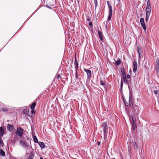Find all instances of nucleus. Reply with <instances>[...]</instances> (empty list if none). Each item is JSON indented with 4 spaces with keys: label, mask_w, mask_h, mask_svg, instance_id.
<instances>
[{
    "label": "nucleus",
    "mask_w": 159,
    "mask_h": 159,
    "mask_svg": "<svg viewBox=\"0 0 159 159\" xmlns=\"http://www.w3.org/2000/svg\"><path fill=\"white\" fill-rule=\"evenodd\" d=\"M75 64H76V69H77L78 68V64L77 63V61L76 60V59L75 58Z\"/></svg>",
    "instance_id": "a878e982"
},
{
    "label": "nucleus",
    "mask_w": 159,
    "mask_h": 159,
    "mask_svg": "<svg viewBox=\"0 0 159 159\" xmlns=\"http://www.w3.org/2000/svg\"><path fill=\"white\" fill-rule=\"evenodd\" d=\"M134 112L135 115H137L139 113V107L136 106L135 105L134 107H133Z\"/></svg>",
    "instance_id": "6e6552de"
},
{
    "label": "nucleus",
    "mask_w": 159,
    "mask_h": 159,
    "mask_svg": "<svg viewBox=\"0 0 159 159\" xmlns=\"http://www.w3.org/2000/svg\"><path fill=\"white\" fill-rule=\"evenodd\" d=\"M131 142H130V140L129 141V142L128 143L129 144V145H130L131 146V145H130V144H131Z\"/></svg>",
    "instance_id": "4c0bfd02"
},
{
    "label": "nucleus",
    "mask_w": 159,
    "mask_h": 159,
    "mask_svg": "<svg viewBox=\"0 0 159 159\" xmlns=\"http://www.w3.org/2000/svg\"><path fill=\"white\" fill-rule=\"evenodd\" d=\"M155 70L157 73L159 75V58L156 61Z\"/></svg>",
    "instance_id": "39448f33"
},
{
    "label": "nucleus",
    "mask_w": 159,
    "mask_h": 159,
    "mask_svg": "<svg viewBox=\"0 0 159 159\" xmlns=\"http://www.w3.org/2000/svg\"><path fill=\"white\" fill-rule=\"evenodd\" d=\"M123 100H124V102L126 106H128L129 105V106L130 107H133V104H132V94L131 93H129L128 103L127 102H126L125 100L124 99H123Z\"/></svg>",
    "instance_id": "7ed1b4c3"
},
{
    "label": "nucleus",
    "mask_w": 159,
    "mask_h": 159,
    "mask_svg": "<svg viewBox=\"0 0 159 159\" xmlns=\"http://www.w3.org/2000/svg\"><path fill=\"white\" fill-rule=\"evenodd\" d=\"M36 105V103L35 102H33L32 104V105H31L30 107V108L32 110H34V109Z\"/></svg>",
    "instance_id": "f3484780"
},
{
    "label": "nucleus",
    "mask_w": 159,
    "mask_h": 159,
    "mask_svg": "<svg viewBox=\"0 0 159 159\" xmlns=\"http://www.w3.org/2000/svg\"><path fill=\"white\" fill-rule=\"evenodd\" d=\"M107 4H108V8L109 10V14H111L112 13V8L111 5L109 3V2L108 1H107Z\"/></svg>",
    "instance_id": "1a4fd4ad"
},
{
    "label": "nucleus",
    "mask_w": 159,
    "mask_h": 159,
    "mask_svg": "<svg viewBox=\"0 0 159 159\" xmlns=\"http://www.w3.org/2000/svg\"><path fill=\"white\" fill-rule=\"evenodd\" d=\"M33 140L35 143H38V140L36 136H33Z\"/></svg>",
    "instance_id": "6ab92c4d"
},
{
    "label": "nucleus",
    "mask_w": 159,
    "mask_h": 159,
    "mask_svg": "<svg viewBox=\"0 0 159 159\" xmlns=\"http://www.w3.org/2000/svg\"><path fill=\"white\" fill-rule=\"evenodd\" d=\"M7 129L8 131H11L13 129L14 126L12 125L8 124L7 125Z\"/></svg>",
    "instance_id": "9b49d317"
},
{
    "label": "nucleus",
    "mask_w": 159,
    "mask_h": 159,
    "mask_svg": "<svg viewBox=\"0 0 159 159\" xmlns=\"http://www.w3.org/2000/svg\"><path fill=\"white\" fill-rule=\"evenodd\" d=\"M4 133V130L2 127H0V136H2Z\"/></svg>",
    "instance_id": "4468645a"
},
{
    "label": "nucleus",
    "mask_w": 159,
    "mask_h": 159,
    "mask_svg": "<svg viewBox=\"0 0 159 159\" xmlns=\"http://www.w3.org/2000/svg\"><path fill=\"white\" fill-rule=\"evenodd\" d=\"M5 152L2 149L0 150V155L4 156L5 155Z\"/></svg>",
    "instance_id": "dca6fc26"
},
{
    "label": "nucleus",
    "mask_w": 159,
    "mask_h": 159,
    "mask_svg": "<svg viewBox=\"0 0 159 159\" xmlns=\"http://www.w3.org/2000/svg\"><path fill=\"white\" fill-rule=\"evenodd\" d=\"M123 80L124 81V82L126 84H128L129 83L128 80L126 79V77L123 78Z\"/></svg>",
    "instance_id": "5701e85b"
},
{
    "label": "nucleus",
    "mask_w": 159,
    "mask_h": 159,
    "mask_svg": "<svg viewBox=\"0 0 159 159\" xmlns=\"http://www.w3.org/2000/svg\"><path fill=\"white\" fill-rule=\"evenodd\" d=\"M84 70L87 73L88 78H90L92 75L91 71L90 70L85 68H84Z\"/></svg>",
    "instance_id": "0eeeda50"
},
{
    "label": "nucleus",
    "mask_w": 159,
    "mask_h": 159,
    "mask_svg": "<svg viewBox=\"0 0 159 159\" xmlns=\"http://www.w3.org/2000/svg\"><path fill=\"white\" fill-rule=\"evenodd\" d=\"M140 22L144 30H146V27L145 26V24L144 23V19L143 18H141L140 19Z\"/></svg>",
    "instance_id": "423d86ee"
},
{
    "label": "nucleus",
    "mask_w": 159,
    "mask_h": 159,
    "mask_svg": "<svg viewBox=\"0 0 159 159\" xmlns=\"http://www.w3.org/2000/svg\"><path fill=\"white\" fill-rule=\"evenodd\" d=\"M98 35L99 37V38L101 40L103 41V38L102 36V33L100 31H99L98 32Z\"/></svg>",
    "instance_id": "ddd939ff"
},
{
    "label": "nucleus",
    "mask_w": 159,
    "mask_h": 159,
    "mask_svg": "<svg viewBox=\"0 0 159 159\" xmlns=\"http://www.w3.org/2000/svg\"><path fill=\"white\" fill-rule=\"evenodd\" d=\"M3 143V141L1 138H0V144H2Z\"/></svg>",
    "instance_id": "473e14b6"
},
{
    "label": "nucleus",
    "mask_w": 159,
    "mask_h": 159,
    "mask_svg": "<svg viewBox=\"0 0 159 159\" xmlns=\"http://www.w3.org/2000/svg\"><path fill=\"white\" fill-rule=\"evenodd\" d=\"M123 83L122 80H121V87H122V86H123Z\"/></svg>",
    "instance_id": "c9c22d12"
},
{
    "label": "nucleus",
    "mask_w": 159,
    "mask_h": 159,
    "mask_svg": "<svg viewBox=\"0 0 159 159\" xmlns=\"http://www.w3.org/2000/svg\"><path fill=\"white\" fill-rule=\"evenodd\" d=\"M132 117V123H135V120L134 118V117L133 116H132L131 117Z\"/></svg>",
    "instance_id": "cd10ccee"
},
{
    "label": "nucleus",
    "mask_w": 159,
    "mask_h": 159,
    "mask_svg": "<svg viewBox=\"0 0 159 159\" xmlns=\"http://www.w3.org/2000/svg\"><path fill=\"white\" fill-rule=\"evenodd\" d=\"M100 83L101 85H105V83L102 80H100Z\"/></svg>",
    "instance_id": "c85d7f7f"
},
{
    "label": "nucleus",
    "mask_w": 159,
    "mask_h": 159,
    "mask_svg": "<svg viewBox=\"0 0 159 159\" xmlns=\"http://www.w3.org/2000/svg\"><path fill=\"white\" fill-rule=\"evenodd\" d=\"M89 25L90 26H91L93 25L92 22H89Z\"/></svg>",
    "instance_id": "f704fd0d"
},
{
    "label": "nucleus",
    "mask_w": 159,
    "mask_h": 159,
    "mask_svg": "<svg viewBox=\"0 0 159 159\" xmlns=\"http://www.w3.org/2000/svg\"><path fill=\"white\" fill-rule=\"evenodd\" d=\"M112 15V14H109V16L107 18V20L108 21H109L110 20Z\"/></svg>",
    "instance_id": "b1692460"
},
{
    "label": "nucleus",
    "mask_w": 159,
    "mask_h": 159,
    "mask_svg": "<svg viewBox=\"0 0 159 159\" xmlns=\"http://www.w3.org/2000/svg\"><path fill=\"white\" fill-rule=\"evenodd\" d=\"M20 144L23 147H24L25 146H26V145L25 142L22 140L20 141Z\"/></svg>",
    "instance_id": "412c9836"
},
{
    "label": "nucleus",
    "mask_w": 159,
    "mask_h": 159,
    "mask_svg": "<svg viewBox=\"0 0 159 159\" xmlns=\"http://www.w3.org/2000/svg\"><path fill=\"white\" fill-rule=\"evenodd\" d=\"M94 0V4H95V9H96V8L97 7V5H98L97 1V0Z\"/></svg>",
    "instance_id": "393cba45"
},
{
    "label": "nucleus",
    "mask_w": 159,
    "mask_h": 159,
    "mask_svg": "<svg viewBox=\"0 0 159 159\" xmlns=\"http://www.w3.org/2000/svg\"><path fill=\"white\" fill-rule=\"evenodd\" d=\"M40 159H43L42 157H41Z\"/></svg>",
    "instance_id": "37998d69"
},
{
    "label": "nucleus",
    "mask_w": 159,
    "mask_h": 159,
    "mask_svg": "<svg viewBox=\"0 0 159 159\" xmlns=\"http://www.w3.org/2000/svg\"><path fill=\"white\" fill-rule=\"evenodd\" d=\"M137 69V63L136 61H134L133 63V72L136 73Z\"/></svg>",
    "instance_id": "9d476101"
},
{
    "label": "nucleus",
    "mask_w": 159,
    "mask_h": 159,
    "mask_svg": "<svg viewBox=\"0 0 159 159\" xmlns=\"http://www.w3.org/2000/svg\"><path fill=\"white\" fill-rule=\"evenodd\" d=\"M60 77V75H58V76H57V78H59Z\"/></svg>",
    "instance_id": "a19ab883"
},
{
    "label": "nucleus",
    "mask_w": 159,
    "mask_h": 159,
    "mask_svg": "<svg viewBox=\"0 0 159 159\" xmlns=\"http://www.w3.org/2000/svg\"><path fill=\"white\" fill-rule=\"evenodd\" d=\"M132 128L134 130L137 127V125L135 123H132Z\"/></svg>",
    "instance_id": "aec40b11"
},
{
    "label": "nucleus",
    "mask_w": 159,
    "mask_h": 159,
    "mask_svg": "<svg viewBox=\"0 0 159 159\" xmlns=\"http://www.w3.org/2000/svg\"><path fill=\"white\" fill-rule=\"evenodd\" d=\"M102 127L104 132V139L105 140L107 138V126L106 122H104L102 125Z\"/></svg>",
    "instance_id": "f03ea898"
},
{
    "label": "nucleus",
    "mask_w": 159,
    "mask_h": 159,
    "mask_svg": "<svg viewBox=\"0 0 159 159\" xmlns=\"http://www.w3.org/2000/svg\"><path fill=\"white\" fill-rule=\"evenodd\" d=\"M121 71L122 74L125 73V68H121Z\"/></svg>",
    "instance_id": "bb28decb"
},
{
    "label": "nucleus",
    "mask_w": 159,
    "mask_h": 159,
    "mask_svg": "<svg viewBox=\"0 0 159 159\" xmlns=\"http://www.w3.org/2000/svg\"><path fill=\"white\" fill-rule=\"evenodd\" d=\"M154 93L155 94H157L159 93V90H155L154 91Z\"/></svg>",
    "instance_id": "7c9ffc66"
},
{
    "label": "nucleus",
    "mask_w": 159,
    "mask_h": 159,
    "mask_svg": "<svg viewBox=\"0 0 159 159\" xmlns=\"http://www.w3.org/2000/svg\"><path fill=\"white\" fill-rule=\"evenodd\" d=\"M38 143L39 145L41 148H45V145L43 142H39Z\"/></svg>",
    "instance_id": "f8f14e48"
},
{
    "label": "nucleus",
    "mask_w": 159,
    "mask_h": 159,
    "mask_svg": "<svg viewBox=\"0 0 159 159\" xmlns=\"http://www.w3.org/2000/svg\"><path fill=\"white\" fill-rule=\"evenodd\" d=\"M122 74L123 78L126 77V74L125 73H123Z\"/></svg>",
    "instance_id": "c756f323"
},
{
    "label": "nucleus",
    "mask_w": 159,
    "mask_h": 159,
    "mask_svg": "<svg viewBox=\"0 0 159 159\" xmlns=\"http://www.w3.org/2000/svg\"><path fill=\"white\" fill-rule=\"evenodd\" d=\"M137 49L138 52L139 53H142L143 50L140 47H138L137 48Z\"/></svg>",
    "instance_id": "2eb2a0df"
},
{
    "label": "nucleus",
    "mask_w": 159,
    "mask_h": 159,
    "mask_svg": "<svg viewBox=\"0 0 159 159\" xmlns=\"http://www.w3.org/2000/svg\"><path fill=\"white\" fill-rule=\"evenodd\" d=\"M28 159H32V157L31 156H30L29 157Z\"/></svg>",
    "instance_id": "ea45409f"
},
{
    "label": "nucleus",
    "mask_w": 159,
    "mask_h": 159,
    "mask_svg": "<svg viewBox=\"0 0 159 159\" xmlns=\"http://www.w3.org/2000/svg\"><path fill=\"white\" fill-rule=\"evenodd\" d=\"M139 57L140 58H141V56H142V53H139Z\"/></svg>",
    "instance_id": "72a5a7b5"
},
{
    "label": "nucleus",
    "mask_w": 159,
    "mask_h": 159,
    "mask_svg": "<svg viewBox=\"0 0 159 159\" xmlns=\"http://www.w3.org/2000/svg\"><path fill=\"white\" fill-rule=\"evenodd\" d=\"M133 146H134V148L135 149H137L138 148V147L137 146V144L135 142H134L133 143Z\"/></svg>",
    "instance_id": "a211bd4d"
},
{
    "label": "nucleus",
    "mask_w": 159,
    "mask_h": 159,
    "mask_svg": "<svg viewBox=\"0 0 159 159\" xmlns=\"http://www.w3.org/2000/svg\"><path fill=\"white\" fill-rule=\"evenodd\" d=\"M90 19L89 18H88L87 19V20L88 21H90Z\"/></svg>",
    "instance_id": "e433bc0d"
},
{
    "label": "nucleus",
    "mask_w": 159,
    "mask_h": 159,
    "mask_svg": "<svg viewBox=\"0 0 159 159\" xmlns=\"http://www.w3.org/2000/svg\"><path fill=\"white\" fill-rule=\"evenodd\" d=\"M23 129L20 127L17 128L16 133V134H17L20 137L22 136L23 133Z\"/></svg>",
    "instance_id": "20e7f679"
},
{
    "label": "nucleus",
    "mask_w": 159,
    "mask_h": 159,
    "mask_svg": "<svg viewBox=\"0 0 159 159\" xmlns=\"http://www.w3.org/2000/svg\"><path fill=\"white\" fill-rule=\"evenodd\" d=\"M120 62H121L120 60V59H119L117 61H116V62H115V63H116V64L117 65H119L120 64Z\"/></svg>",
    "instance_id": "4be33fe9"
},
{
    "label": "nucleus",
    "mask_w": 159,
    "mask_h": 159,
    "mask_svg": "<svg viewBox=\"0 0 159 159\" xmlns=\"http://www.w3.org/2000/svg\"><path fill=\"white\" fill-rule=\"evenodd\" d=\"M48 7L49 8H50V9H51V8L50 7H49V6H48Z\"/></svg>",
    "instance_id": "79ce46f5"
},
{
    "label": "nucleus",
    "mask_w": 159,
    "mask_h": 159,
    "mask_svg": "<svg viewBox=\"0 0 159 159\" xmlns=\"http://www.w3.org/2000/svg\"><path fill=\"white\" fill-rule=\"evenodd\" d=\"M126 78H128V79H129L130 77H131V76L129 74H127V75H126Z\"/></svg>",
    "instance_id": "2f4dec72"
},
{
    "label": "nucleus",
    "mask_w": 159,
    "mask_h": 159,
    "mask_svg": "<svg viewBox=\"0 0 159 159\" xmlns=\"http://www.w3.org/2000/svg\"><path fill=\"white\" fill-rule=\"evenodd\" d=\"M100 143H101L100 141H98V145H99L100 144Z\"/></svg>",
    "instance_id": "58836bf2"
},
{
    "label": "nucleus",
    "mask_w": 159,
    "mask_h": 159,
    "mask_svg": "<svg viewBox=\"0 0 159 159\" xmlns=\"http://www.w3.org/2000/svg\"><path fill=\"white\" fill-rule=\"evenodd\" d=\"M151 6L150 0H148L147 2V5L146 7V22L148 21L150 14L151 12Z\"/></svg>",
    "instance_id": "f257e3e1"
}]
</instances>
